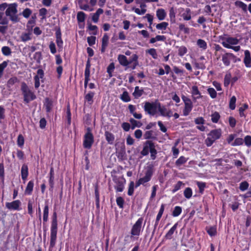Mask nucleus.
I'll return each mask as SVG.
<instances>
[{
  "label": "nucleus",
  "instance_id": "f257e3e1",
  "mask_svg": "<svg viewBox=\"0 0 251 251\" xmlns=\"http://www.w3.org/2000/svg\"><path fill=\"white\" fill-rule=\"evenodd\" d=\"M239 40L237 38L228 36L222 39L221 44L226 48L230 49L237 52L240 50L241 47L238 45Z\"/></svg>",
  "mask_w": 251,
  "mask_h": 251
},
{
  "label": "nucleus",
  "instance_id": "f03ea898",
  "mask_svg": "<svg viewBox=\"0 0 251 251\" xmlns=\"http://www.w3.org/2000/svg\"><path fill=\"white\" fill-rule=\"evenodd\" d=\"M222 134L221 128L211 130L207 134V137L205 140V143L207 147H210L217 140L219 139Z\"/></svg>",
  "mask_w": 251,
  "mask_h": 251
},
{
  "label": "nucleus",
  "instance_id": "7ed1b4c3",
  "mask_svg": "<svg viewBox=\"0 0 251 251\" xmlns=\"http://www.w3.org/2000/svg\"><path fill=\"white\" fill-rule=\"evenodd\" d=\"M18 5L16 3L9 4L8 7L5 11V15L8 17L9 19L13 23H17L19 21L18 15H17Z\"/></svg>",
  "mask_w": 251,
  "mask_h": 251
},
{
  "label": "nucleus",
  "instance_id": "20e7f679",
  "mask_svg": "<svg viewBox=\"0 0 251 251\" xmlns=\"http://www.w3.org/2000/svg\"><path fill=\"white\" fill-rule=\"evenodd\" d=\"M21 90L24 96V101L27 103L29 101L34 100L36 98V96L28 88L27 85L23 82L21 85Z\"/></svg>",
  "mask_w": 251,
  "mask_h": 251
},
{
  "label": "nucleus",
  "instance_id": "39448f33",
  "mask_svg": "<svg viewBox=\"0 0 251 251\" xmlns=\"http://www.w3.org/2000/svg\"><path fill=\"white\" fill-rule=\"evenodd\" d=\"M143 219L140 218L132 226L131 231V238L137 237L138 238L141 234L142 231V225Z\"/></svg>",
  "mask_w": 251,
  "mask_h": 251
},
{
  "label": "nucleus",
  "instance_id": "423d86ee",
  "mask_svg": "<svg viewBox=\"0 0 251 251\" xmlns=\"http://www.w3.org/2000/svg\"><path fill=\"white\" fill-rule=\"evenodd\" d=\"M159 102L157 101L152 102H146L144 106L145 112L149 115L154 116L157 113Z\"/></svg>",
  "mask_w": 251,
  "mask_h": 251
},
{
  "label": "nucleus",
  "instance_id": "0eeeda50",
  "mask_svg": "<svg viewBox=\"0 0 251 251\" xmlns=\"http://www.w3.org/2000/svg\"><path fill=\"white\" fill-rule=\"evenodd\" d=\"M152 172L151 169L148 170L144 176L140 178L135 184V187L137 188L140 185H144L145 183L149 182L152 176Z\"/></svg>",
  "mask_w": 251,
  "mask_h": 251
},
{
  "label": "nucleus",
  "instance_id": "6e6552de",
  "mask_svg": "<svg viewBox=\"0 0 251 251\" xmlns=\"http://www.w3.org/2000/svg\"><path fill=\"white\" fill-rule=\"evenodd\" d=\"M57 232V224H51L50 247H53L56 243Z\"/></svg>",
  "mask_w": 251,
  "mask_h": 251
},
{
  "label": "nucleus",
  "instance_id": "1a4fd4ad",
  "mask_svg": "<svg viewBox=\"0 0 251 251\" xmlns=\"http://www.w3.org/2000/svg\"><path fill=\"white\" fill-rule=\"evenodd\" d=\"M57 232V224H51L50 247H53L56 243Z\"/></svg>",
  "mask_w": 251,
  "mask_h": 251
},
{
  "label": "nucleus",
  "instance_id": "9d476101",
  "mask_svg": "<svg viewBox=\"0 0 251 251\" xmlns=\"http://www.w3.org/2000/svg\"><path fill=\"white\" fill-rule=\"evenodd\" d=\"M21 202L20 200H15L12 202H7L5 203L6 208L11 211H19L21 210L20 206Z\"/></svg>",
  "mask_w": 251,
  "mask_h": 251
},
{
  "label": "nucleus",
  "instance_id": "9b49d317",
  "mask_svg": "<svg viewBox=\"0 0 251 251\" xmlns=\"http://www.w3.org/2000/svg\"><path fill=\"white\" fill-rule=\"evenodd\" d=\"M94 142L93 136L92 134L88 131L84 136V139L83 141V147L86 149L91 148Z\"/></svg>",
  "mask_w": 251,
  "mask_h": 251
},
{
  "label": "nucleus",
  "instance_id": "f8f14e48",
  "mask_svg": "<svg viewBox=\"0 0 251 251\" xmlns=\"http://www.w3.org/2000/svg\"><path fill=\"white\" fill-rule=\"evenodd\" d=\"M158 110L160 113V115L162 116L170 118L173 116V112L172 110L166 107L165 105H161L160 102Z\"/></svg>",
  "mask_w": 251,
  "mask_h": 251
},
{
  "label": "nucleus",
  "instance_id": "ddd939ff",
  "mask_svg": "<svg viewBox=\"0 0 251 251\" xmlns=\"http://www.w3.org/2000/svg\"><path fill=\"white\" fill-rule=\"evenodd\" d=\"M114 182L116 184L115 188L117 192H121L124 190L126 180L123 178H116L114 179Z\"/></svg>",
  "mask_w": 251,
  "mask_h": 251
},
{
  "label": "nucleus",
  "instance_id": "4468645a",
  "mask_svg": "<svg viewBox=\"0 0 251 251\" xmlns=\"http://www.w3.org/2000/svg\"><path fill=\"white\" fill-rule=\"evenodd\" d=\"M191 93L194 100H196L202 97L201 92L199 90L198 86L196 85H193L192 86Z\"/></svg>",
  "mask_w": 251,
  "mask_h": 251
},
{
  "label": "nucleus",
  "instance_id": "2eb2a0df",
  "mask_svg": "<svg viewBox=\"0 0 251 251\" xmlns=\"http://www.w3.org/2000/svg\"><path fill=\"white\" fill-rule=\"evenodd\" d=\"M243 62L247 68H251V55L249 50L244 51Z\"/></svg>",
  "mask_w": 251,
  "mask_h": 251
},
{
  "label": "nucleus",
  "instance_id": "dca6fc26",
  "mask_svg": "<svg viewBox=\"0 0 251 251\" xmlns=\"http://www.w3.org/2000/svg\"><path fill=\"white\" fill-rule=\"evenodd\" d=\"M55 37L56 43L58 48V50H62L63 49V42L61 38V33L59 29L56 31Z\"/></svg>",
  "mask_w": 251,
  "mask_h": 251
},
{
  "label": "nucleus",
  "instance_id": "f3484780",
  "mask_svg": "<svg viewBox=\"0 0 251 251\" xmlns=\"http://www.w3.org/2000/svg\"><path fill=\"white\" fill-rule=\"evenodd\" d=\"M235 57L232 53H226L222 56V61L225 65L228 66L230 65V60Z\"/></svg>",
  "mask_w": 251,
  "mask_h": 251
},
{
  "label": "nucleus",
  "instance_id": "a211bd4d",
  "mask_svg": "<svg viewBox=\"0 0 251 251\" xmlns=\"http://www.w3.org/2000/svg\"><path fill=\"white\" fill-rule=\"evenodd\" d=\"M103 13V10L101 8H99L95 13L91 14L92 20L95 23H97L99 21L100 16Z\"/></svg>",
  "mask_w": 251,
  "mask_h": 251
},
{
  "label": "nucleus",
  "instance_id": "6ab92c4d",
  "mask_svg": "<svg viewBox=\"0 0 251 251\" xmlns=\"http://www.w3.org/2000/svg\"><path fill=\"white\" fill-rule=\"evenodd\" d=\"M28 175V170L27 166L25 164L23 165L21 168V176L23 180L24 181V183L25 181L26 180L27 177Z\"/></svg>",
  "mask_w": 251,
  "mask_h": 251
},
{
  "label": "nucleus",
  "instance_id": "aec40b11",
  "mask_svg": "<svg viewBox=\"0 0 251 251\" xmlns=\"http://www.w3.org/2000/svg\"><path fill=\"white\" fill-rule=\"evenodd\" d=\"M34 187V181L33 180L29 181L25 189V194L27 195H30L32 194Z\"/></svg>",
  "mask_w": 251,
  "mask_h": 251
},
{
  "label": "nucleus",
  "instance_id": "412c9836",
  "mask_svg": "<svg viewBox=\"0 0 251 251\" xmlns=\"http://www.w3.org/2000/svg\"><path fill=\"white\" fill-rule=\"evenodd\" d=\"M118 60L120 64L123 66H127L129 65V62L126 57L124 55H119Z\"/></svg>",
  "mask_w": 251,
  "mask_h": 251
},
{
  "label": "nucleus",
  "instance_id": "4be33fe9",
  "mask_svg": "<svg viewBox=\"0 0 251 251\" xmlns=\"http://www.w3.org/2000/svg\"><path fill=\"white\" fill-rule=\"evenodd\" d=\"M44 105L47 112H50L53 107V102L49 98H46L45 100Z\"/></svg>",
  "mask_w": 251,
  "mask_h": 251
},
{
  "label": "nucleus",
  "instance_id": "5701e85b",
  "mask_svg": "<svg viewBox=\"0 0 251 251\" xmlns=\"http://www.w3.org/2000/svg\"><path fill=\"white\" fill-rule=\"evenodd\" d=\"M156 16L159 20H163L166 16V12L162 8L158 9L156 11Z\"/></svg>",
  "mask_w": 251,
  "mask_h": 251
},
{
  "label": "nucleus",
  "instance_id": "b1692460",
  "mask_svg": "<svg viewBox=\"0 0 251 251\" xmlns=\"http://www.w3.org/2000/svg\"><path fill=\"white\" fill-rule=\"evenodd\" d=\"M32 33L31 32L23 33L20 36V39L22 41L25 42L31 39Z\"/></svg>",
  "mask_w": 251,
  "mask_h": 251
},
{
  "label": "nucleus",
  "instance_id": "393cba45",
  "mask_svg": "<svg viewBox=\"0 0 251 251\" xmlns=\"http://www.w3.org/2000/svg\"><path fill=\"white\" fill-rule=\"evenodd\" d=\"M193 108L192 103H187L184 104V108L183 110V114L184 116H188L191 112Z\"/></svg>",
  "mask_w": 251,
  "mask_h": 251
},
{
  "label": "nucleus",
  "instance_id": "a878e982",
  "mask_svg": "<svg viewBox=\"0 0 251 251\" xmlns=\"http://www.w3.org/2000/svg\"><path fill=\"white\" fill-rule=\"evenodd\" d=\"M143 93L144 90L143 89H140L139 86H136L132 95L135 99H138L140 97Z\"/></svg>",
  "mask_w": 251,
  "mask_h": 251
},
{
  "label": "nucleus",
  "instance_id": "bb28decb",
  "mask_svg": "<svg viewBox=\"0 0 251 251\" xmlns=\"http://www.w3.org/2000/svg\"><path fill=\"white\" fill-rule=\"evenodd\" d=\"M177 226V223H176L173 227L168 231L165 235L166 239H171L172 238V235L176 230Z\"/></svg>",
  "mask_w": 251,
  "mask_h": 251
},
{
  "label": "nucleus",
  "instance_id": "cd10ccee",
  "mask_svg": "<svg viewBox=\"0 0 251 251\" xmlns=\"http://www.w3.org/2000/svg\"><path fill=\"white\" fill-rule=\"evenodd\" d=\"M164 211V204H162L161 205L159 212L156 216L155 223V225H154L155 227H156L158 225L159 221L160 220V219L162 216Z\"/></svg>",
  "mask_w": 251,
  "mask_h": 251
},
{
  "label": "nucleus",
  "instance_id": "c85d7f7f",
  "mask_svg": "<svg viewBox=\"0 0 251 251\" xmlns=\"http://www.w3.org/2000/svg\"><path fill=\"white\" fill-rule=\"evenodd\" d=\"M182 17L185 21H189L191 19V11L190 9L187 8H186L184 12L182 13Z\"/></svg>",
  "mask_w": 251,
  "mask_h": 251
},
{
  "label": "nucleus",
  "instance_id": "c756f323",
  "mask_svg": "<svg viewBox=\"0 0 251 251\" xmlns=\"http://www.w3.org/2000/svg\"><path fill=\"white\" fill-rule=\"evenodd\" d=\"M90 67H91L90 62V60H88L87 61L86 64V68H85V73H84L85 78H86V81L88 79H90Z\"/></svg>",
  "mask_w": 251,
  "mask_h": 251
},
{
  "label": "nucleus",
  "instance_id": "7c9ffc66",
  "mask_svg": "<svg viewBox=\"0 0 251 251\" xmlns=\"http://www.w3.org/2000/svg\"><path fill=\"white\" fill-rule=\"evenodd\" d=\"M146 53L150 54L153 59H158V54L156 50L154 48H151L146 50Z\"/></svg>",
  "mask_w": 251,
  "mask_h": 251
},
{
  "label": "nucleus",
  "instance_id": "2f4dec72",
  "mask_svg": "<svg viewBox=\"0 0 251 251\" xmlns=\"http://www.w3.org/2000/svg\"><path fill=\"white\" fill-rule=\"evenodd\" d=\"M105 136L107 142L109 144H112L115 139L114 135L108 131H106L105 132Z\"/></svg>",
  "mask_w": 251,
  "mask_h": 251
},
{
  "label": "nucleus",
  "instance_id": "473e14b6",
  "mask_svg": "<svg viewBox=\"0 0 251 251\" xmlns=\"http://www.w3.org/2000/svg\"><path fill=\"white\" fill-rule=\"evenodd\" d=\"M188 160V158H186L183 156H181L176 161L175 164L177 167H180L182 165L185 164L187 160Z\"/></svg>",
  "mask_w": 251,
  "mask_h": 251
},
{
  "label": "nucleus",
  "instance_id": "72a5a7b5",
  "mask_svg": "<svg viewBox=\"0 0 251 251\" xmlns=\"http://www.w3.org/2000/svg\"><path fill=\"white\" fill-rule=\"evenodd\" d=\"M197 46L202 50H205L207 49V45L206 42L202 39H198L197 41Z\"/></svg>",
  "mask_w": 251,
  "mask_h": 251
},
{
  "label": "nucleus",
  "instance_id": "f704fd0d",
  "mask_svg": "<svg viewBox=\"0 0 251 251\" xmlns=\"http://www.w3.org/2000/svg\"><path fill=\"white\" fill-rule=\"evenodd\" d=\"M95 93L93 92H89L85 96V100L88 102L89 104H91L93 102V98Z\"/></svg>",
  "mask_w": 251,
  "mask_h": 251
},
{
  "label": "nucleus",
  "instance_id": "c9c22d12",
  "mask_svg": "<svg viewBox=\"0 0 251 251\" xmlns=\"http://www.w3.org/2000/svg\"><path fill=\"white\" fill-rule=\"evenodd\" d=\"M49 209L47 204H46L43 210V221L47 222L48 220Z\"/></svg>",
  "mask_w": 251,
  "mask_h": 251
},
{
  "label": "nucleus",
  "instance_id": "e433bc0d",
  "mask_svg": "<svg viewBox=\"0 0 251 251\" xmlns=\"http://www.w3.org/2000/svg\"><path fill=\"white\" fill-rule=\"evenodd\" d=\"M76 18L78 23H83L85 20L86 15L83 12L79 11L77 14Z\"/></svg>",
  "mask_w": 251,
  "mask_h": 251
},
{
  "label": "nucleus",
  "instance_id": "4c0bfd02",
  "mask_svg": "<svg viewBox=\"0 0 251 251\" xmlns=\"http://www.w3.org/2000/svg\"><path fill=\"white\" fill-rule=\"evenodd\" d=\"M193 194V191L191 188L187 187L184 191V197L187 199H190Z\"/></svg>",
  "mask_w": 251,
  "mask_h": 251
},
{
  "label": "nucleus",
  "instance_id": "58836bf2",
  "mask_svg": "<svg viewBox=\"0 0 251 251\" xmlns=\"http://www.w3.org/2000/svg\"><path fill=\"white\" fill-rule=\"evenodd\" d=\"M88 29L92 31L90 34H92L94 35H96L98 33V27L95 25H92V24H89L88 26Z\"/></svg>",
  "mask_w": 251,
  "mask_h": 251
},
{
  "label": "nucleus",
  "instance_id": "ea45409f",
  "mask_svg": "<svg viewBox=\"0 0 251 251\" xmlns=\"http://www.w3.org/2000/svg\"><path fill=\"white\" fill-rule=\"evenodd\" d=\"M182 212V208L180 206H176L175 207L173 212L172 215L174 217H177Z\"/></svg>",
  "mask_w": 251,
  "mask_h": 251
},
{
  "label": "nucleus",
  "instance_id": "a19ab883",
  "mask_svg": "<svg viewBox=\"0 0 251 251\" xmlns=\"http://www.w3.org/2000/svg\"><path fill=\"white\" fill-rule=\"evenodd\" d=\"M8 24V19L4 16L3 13L0 12V25H7Z\"/></svg>",
  "mask_w": 251,
  "mask_h": 251
},
{
  "label": "nucleus",
  "instance_id": "79ce46f5",
  "mask_svg": "<svg viewBox=\"0 0 251 251\" xmlns=\"http://www.w3.org/2000/svg\"><path fill=\"white\" fill-rule=\"evenodd\" d=\"M211 117L212 122L214 123H217L220 118V115L218 112H215L211 114Z\"/></svg>",
  "mask_w": 251,
  "mask_h": 251
},
{
  "label": "nucleus",
  "instance_id": "37998d69",
  "mask_svg": "<svg viewBox=\"0 0 251 251\" xmlns=\"http://www.w3.org/2000/svg\"><path fill=\"white\" fill-rule=\"evenodd\" d=\"M248 108V105L247 104H244V105L240 107L239 109V115L241 117H245L246 115L244 113V111Z\"/></svg>",
  "mask_w": 251,
  "mask_h": 251
},
{
  "label": "nucleus",
  "instance_id": "c03bdc74",
  "mask_svg": "<svg viewBox=\"0 0 251 251\" xmlns=\"http://www.w3.org/2000/svg\"><path fill=\"white\" fill-rule=\"evenodd\" d=\"M121 100L125 102H128L130 100V98L127 91H124L121 96Z\"/></svg>",
  "mask_w": 251,
  "mask_h": 251
},
{
  "label": "nucleus",
  "instance_id": "a18cd8bd",
  "mask_svg": "<svg viewBox=\"0 0 251 251\" xmlns=\"http://www.w3.org/2000/svg\"><path fill=\"white\" fill-rule=\"evenodd\" d=\"M235 5L240 8H241L243 11H246L247 9V5L244 2L241 1H236L235 2Z\"/></svg>",
  "mask_w": 251,
  "mask_h": 251
},
{
  "label": "nucleus",
  "instance_id": "49530a36",
  "mask_svg": "<svg viewBox=\"0 0 251 251\" xmlns=\"http://www.w3.org/2000/svg\"><path fill=\"white\" fill-rule=\"evenodd\" d=\"M2 54L5 56H9L11 54V50L9 47L4 46L1 49Z\"/></svg>",
  "mask_w": 251,
  "mask_h": 251
},
{
  "label": "nucleus",
  "instance_id": "de8ad7c7",
  "mask_svg": "<svg viewBox=\"0 0 251 251\" xmlns=\"http://www.w3.org/2000/svg\"><path fill=\"white\" fill-rule=\"evenodd\" d=\"M168 25V23L167 22H162L160 24H158L156 25V27L158 29L160 30H165L166 29Z\"/></svg>",
  "mask_w": 251,
  "mask_h": 251
},
{
  "label": "nucleus",
  "instance_id": "09e8293b",
  "mask_svg": "<svg viewBox=\"0 0 251 251\" xmlns=\"http://www.w3.org/2000/svg\"><path fill=\"white\" fill-rule=\"evenodd\" d=\"M207 232L211 236H215L217 233L216 227L212 226L207 228Z\"/></svg>",
  "mask_w": 251,
  "mask_h": 251
},
{
  "label": "nucleus",
  "instance_id": "8fccbe9b",
  "mask_svg": "<svg viewBox=\"0 0 251 251\" xmlns=\"http://www.w3.org/2000/svg\"><path fill=\"white\" fill-rule=\"evenodd\" d=\"M236 101V98L235 96H232L229 101V108L231 110H234L235 108V103Z\"/></svg>",
  "mask_w": 251,
  "mask_h": 251
},
{
  "label": "nucleus",
  "instance_id": "3c124183",
  "mask_svg": "<svg viewBox=\"0 0 251 251\" xmlns=\"http://www.w3.org/2000/svg\"><path fill=\"white\" fill-rule=\"evenodd\" d=\"M187 52V48L184 46H181L179 47L178 50V54L179 56H182L185 54Z\"/></svg>",
  "mask_w": 251,
  "mask_h": 251
},
{
  "label": "nucleus",
  "instance_id": "603ef678",
  "mask_svg": "<svg viewBox=\"0 0 251 251\" xmlns=\"http://www.w3.org/2000/svg\"><path fill=\"white\" fill-rule=\"evenodd\" d=\"M129 121L132 125V129L134 128L135 127H140L142 125L140 122L137 121L132 118H131Z\"/></svg>",
  "mask_w": 251,
  "mask_h": 251
},
{
  "label": "nucleus",
  "instance_id": "864d4df0",
  "mask_svg": "<svg viewBox=\"0 0 251 251\" xmlns=\"http://www.w3.org/2000/svg\"><path fill=\"white\" fill-rule=\"evenodd\" d=\"M177 143L175 144V145L172 147V151L173 152V155L174 158H176L179 153V151L178 149H177L176 147L177 146Z\"/></svg>",
  "mask_w": 251,
  "mask_h": 251
},
{
  "label": "nucleus",
  "instance_id": "5fc2aeb1",
  "mask_svg": "<svg viewBox=\"0 0 251 251\" xmlns=\"http://www.w3.org/2000/svg\"><path fill=\"white\" fill-rule=\"evenodd\" d=\"M207 92L211 98L214 99L217 97V92L214 88H208Z\"/></svg>",
  "mask_w": 251,
  "mask_h": 251
},
{
  "label": "nucleus",
  "instance_id": "6e6d98bb",
  "mask_svg": "<svg viewBox=\"0 0 251 251\" xmlns=\"http://www.w3.org/2000/svg\"><path fill=\"white\" fill-rule=\"evenodd\" d=\"M32 13V11L28 8H25L22 12V15L25 18H28Z\"/></svg>",
  "mask_w": 251,
  "mask_h": 251
},
{
  "label": "nucleus",
  "instance_id": "4d7b16f0",
  "mask_svg": "<svg viewBox=\"0 0 251 251\" xmlns=\"http://www.w3.org/2000/svg\"><path fill=\"white\" fill-rule=\"evenodd\" d=\"M178 27L179 30L183 31L184 33L188 34L189 33V28L186 27L183 24H179Z\"/></svg>",
  "mask_w": 251,
  "mask_h": 251
},
{
  "label": "nucleus",
  "instance_id": "13d9d810",
  "mask_svg": "<svg viewBox=\"0 0 251 251\" xmlns=\"http://www.w3.org/2000/svg\"><path fill=\"white\" fill-rule=\"evenodd\" d=\"M249 185L247 181H243L240 184L239 188L241 191H244L248 188Z\"/></svg>",
  "mask_w": 251,
  "mask_h": 251
},
{
  "label": "nucleus",
  "instance_id": "bf43d9fd",
  "mask_svg": "<svg viewBox=\"0 0 251 251\" xmlns=\"http://www.w3.org/2000/svg\"><path fill=\"white\" fill-rule=\"evenodd\" d=\"M243 144V140L242 138H238L235 139L234 141L232 143L231 146H240Z\"/></svg>",
  "mask_w": 251,
  "mask_h": 251
},
{
  "label": "nucleus",
  "instance_id": "052dcab7",
  "mask_svg": "<svg viewBox=\"0 0 251 251\" xmlns=\"http://www.w3.org/2000/svg\"><path fill=\"white\" fill-rule=\"evenodd\" d=\"M132 9L137 14L139 15H142L144 14L147 11V9H141L138 8H135V7H133Z\"/></svg>",
  "mask_w": 251,
  "mask_h": 251
},
{
  "label": "nucleus",
  "instance_id": "680f3d73",
  "mask_svg": "<svg viewBox=\"0 0 251 251\" xmlns=\"http://www.w3.org/2000/svg\"><path fill=\"white\" fill-rule=\"evenodd\" d=\"M134 183L133 181H131L129 184L128 195L132 196L134 192Z\"/></svg>",
  "mask_w": 251,
  "mask_h": 251
},
{
  "label": "nucleus",
  "instance_id": "e2e57ef3",
  "mask_svg": "<svg viewBox=\"0 0 251 251\" xmlns=\"http://www.w3.org/2000/svg\"><path fill=\"white\" fill-rule=\"evenodd\" d=\"M197 184L199 188L200 193H202L205 187V183L203 182L197 181Z\"/></svg>",
  "mask_w": 251,
  "mask_h": 251
},
{
  "label": "nucleus",
  "instance_id": "0e129e2a",
  "mask_svg": "<svg viewBox=\"0 0 251 251\" xmlns=\"http://www.w3.org/2000/svg\"><path fill=\"white\" fill-rule=\"evenodd\" d=\"M24 141L25 140L24 137L21 134L19 135L17 139L18 145L20 147H22L24 144Z\"/></svg>",
  "mask_w": 251,
  "mask_h": 251
},
{
  "label": "nucleus",
  "instance_id": "69168bd1",
  "mask_svg": "<svg viewBox=\"0 0 251 251\" xmlns=\"http://www.w3.org/2000/svg\"><path fill=\"white\" fill-rule=\"evenodd\" d=\"M87 40L89 45L92 46L95 44L96 37L93 36L88 37Z\"/></svg>",
  "mask_w": 251,
  "mask_h": 251
},
{
  "label": "nucleus",
  "instance_id": "338daca9",
  "mask_svg": "<svg viewBox=\"0 0 251 251\" xmlns=\"http://www.w3.org/2000/svg\"><path fill=\"white\" fill-rule=\"evenodd\" d=\"M49 48L51 53L55 54L56 52L55 45L53 42L51 41L50 42Z\"/></svg>",
  "mask_w": 251,
  "mask_h": 251
},
{
  "label": "nucleus",
  "instance_id": "774afa93",
  "mask_svg": "<svg viewBox=\"0 0 251 251\" xmlns=\"http://www.w3.org/2000/svg\"><path fill=\"white\" fill-rule=\"evenodd\" d=\"M109 40V37L107 34H104L102 38V45L106 46L108 45Z\"/></svg>",
  "mask_w": 251,
  "mask_h": 251
}]
</instances>
